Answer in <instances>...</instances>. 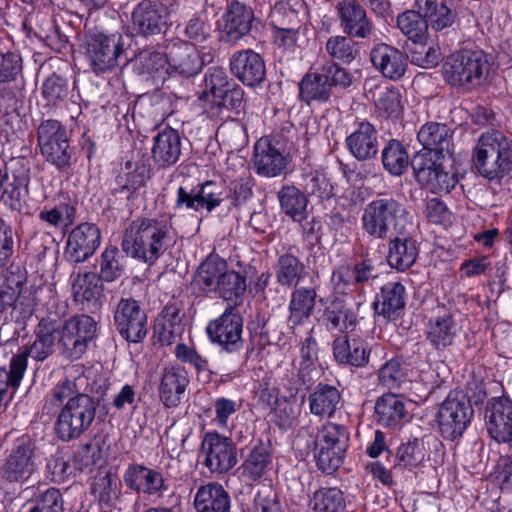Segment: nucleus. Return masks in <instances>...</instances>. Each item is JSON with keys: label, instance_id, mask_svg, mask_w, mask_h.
<instances>
[{"label": "nucleus", "instance_id": "obj_40", "mask_svg": "<svg viewBox=\"0 0 512 512\" xmlns=\"http://www.w3.org/2000/svg\"><path fill=\"white\" fill-rule=\"evenodd\" d=\"M456 335L457 326L452 314L445 313L430 319L427 340L437 351L453 345Z\"/></svg>", "mask_w": 512, "mask_h": 512}, {"label": "nucleus", "instance_id": "obj_2", "mask_svg": "<svg viewBox=\"0 0 512 512\" xmlns=\"http://www.w3.org/2000/svg\"><path fill=\"white\" fill-rule=\"evenodd\" d=\"M173 242L172 227L166 219L142 217L125 229L121 246L127 255L152 265Z\"/></svg>", "mask_w": 512, "mask_h": 512}, {"label": "nucleus", "instance_id": "obj_63", "mask_svg": "<svg viewBox=\"0 0 512 512\" xmlns=\"http://www.w3.org/2000/svg\"><path fill=\"white\" fill-rule=\"evenodd\" d=\"M201 212H212L223 202L222 191L213 181H206L196 186Z\"/></svg>", "mask_w": 512, "mask_h": 512}, {"label": "nucleus", "instance_id": "obj_52", "mask_svg": "<svg viewBox=\"0 0 512 512\" xmlns=\"http://www.w3.org/2000/svg\"><path fill=\"white\" fill-rule=\"evenodd\" d=\"M299 9H303V4L298 0H288L277 5L272 13L274 29L302 28L303 16H300Z\"/></svg>", "mask_w": 512, "mask_h": 512}, {"label": "nucleus", "instance_id": "obj_38", "mask_svg": "<svg viewBox=\"0 0 512 512\" xmlns=\"http://www.w3.org/2000/svg\"><path fill=\"white\" fill-rule=\"evenodd\" d=\"M242 457L243 462L240 466L242 475L252 481L260 479L272 464L270 448L261 441L249 448Z\"/></svg>", "mask_w": 512, "mask_h": 512}, {"label": "nucleus", "instance_id": "obj_3", "mask_svg": "<svg viewBox=\"0 0 512 512\" xmlns=\"http://www.w3.org/2000/svg\"><path fill=\"white\" fill-rule=\"evenodd\" d=\"M361 226L369 237L385 240L405 228H413V222L406 205L391 194L384 193L365 205Z\"/></svg>", "mask_w": 512, "mask_h": 512}, {"label": "nucleus", "instance_id": "obj_59", "mask_svg": "<svg viewBox=\"0 0 512 512\" xmlns=\"http://www.w3.org/2000/svg\"><path fill=\"white\" fill-rule=\"evenodd\" d=\"M41 151L45 160L55 166L59 171H68L75 162L73 150L70 147L69 140L66 139L53 147L43 148Z\"/></svg>", "mask_w": 512, "mask_h": 512}, {"label": "nucleus", "instance_id": "obj_20", "mask_svg": "<svg viewBox=\"0 0 512 512\" xmlns=\"http://www.w3.org/2000/svg\"><path fill=\"white\" fill-rule=\"evenodd\" d=\"M413 228H405L402 231L388 237L387 263L393 269L403 272L409 269L418 256V244L412 236Z\"/></svg>", "mask_w": 512, "mask_h": 512}, {"label": "nucleus", "instance_id": "obj_11", "mask_svg": "<svg viewBox=\"0 0 512 512\" xmlns=\"http://www.w3.org/2000/svg\"><path fill=\"white\" fill-rule=\"evenodd\" d=\"M243 323L236 305H228L218 318L209 322L206 330L210 340L222 351L237 354L244 346Z\"/></svg>", "mask_w": 512, "mask_h": 512}, {"label": "nucleus", "instance_id": "obj_15", "mask_svg": "<svg viewBox=\"0 0 512 512\" xmlns=\"http://www.w3.org/2000/svg\"><path fill=\"white\" fill-rule=\"evenodd\" d=\"M114 325L128 342H141L147 335V315L132 298H122L114 311Z\"/></svg>", "mask_w": 512, "mask_h": 512}, {"label": "nucleus", "instance_id": "obj_4", "mask_svg": "<svg viewBox=\"0 0 512 512\" xmlns=\"http://www.w3.org/2000/svg\"><path fill=\"white\" fill-rule=\"evenodd\" d=\"M473 165L482 177L501 180L512 171V139L499 130L483 133L473 149Z\"/></svg>", "mask_w": 512, "mask_h": 512}, {"label": "nucleus", "instance_id": "obj_16", "mask_svg": "<svg viewBox=\"0 0 512 512\" xmlns=\"http://www.w3.org/2000/svg\"><path fill=\"white\" fill-rule=\"evenodd\" d=\"M100 244L101 232L97 225L83 222L69 232L64 256L70 263H83L96 252Z\"/></svg>", "mask_w": 512, "mask_h": 512}, {"label": "nucleus", "instance_id": "obj_33", "mask_svg": "<svg viewBox=\"0 0 512 512\" xmlns=\"http://www.w3.org/2000/svg\"><path fill=\"white\" fill-rule=\"evenodd\" d=\"M370 350L360 338L338 337L333 341V355L340 364L364 367L369 361Z\"/></svg>", "mask_w": 512, "mask_h": 512}, {"label": "nucleus", "instance_id": "obj_7", "mask_svg": "<svg viewBox=\"0 0 512 512\" xmlns=\"http://www.w3.org/2000/svg\"><path fill=\"white\" fill-rule=\"evenodd\" d=\"M349 443L346 426L326 422L318 430L314 442V456L317 467L326 474H332L342 464Z\"/></svg>", "mask_w": 512, "mask_h": 512}, {"label": "nucleus", "instance_id": "obj_32", "mask_svg": "<svg viewBox=\"0 0 512 512\" xmlns=\"http://www.w3.org/2000/svg\"><path fill=\"white\" fill-rule=\"evenodd\" d=\"M405 287L400 282H388L376 296L374 310L386 320H395L405 308Z\"/></svg>", "mask_w": 512, "mask_h": 512}, {"label": "nucleus", "instance_id": "obj_41", "mask_svg": "<svg viewBox=\"0 0 512 512\" xmlns=\"http://www.w3.org/2000/svg\"><path fill=\"white\" fill-rule=\"evenodd\" d=\"M308 400L312 414L329 418L335 413L341 394L335 386L319 383L310 393Z\"/></svg>", "mask_w": 512, "mask_h": 512}, {"label": "nucleus", "instance_id": "obj_25", "mask_svg": "<svg viewBox=\"0 0 512 512\" xmlns=\"http://www.w3.org/2000/svg\"><path fill=\"white\" fill-rule=\"evenodd\" d=\"M181 149L182 141L178 131L166 127L153 138L152 160L160 169L171 167L179 160Z\"/></svg>", "mask_w": 512, "mask_h": 512}, {"label": "nucleus", "instance_id": "obj_51", "mask_svg": "<svg viewBox=\"0 0 512 512\" xmlns=\"http://www.w3.org/2000/svg\"><path fill=\"white\" fill-rule=\"evenodd\" d=\"M245 291V276L234 270L227 269L213 292L217 293L225 301L232 302V305L237 307Z\"/></svg>", "mask_w": 512, "mask_h": 512}, {"label": "nucleus", "instance_id": "obj_21", "mask_svg": "<svg viewBox=\"0 0 512 512\" xmlns=\"http://www.w3.org/2000/svg\"><path fill=\"white\" fill-rule=\"evenodd\" d=\"M230 70L239 81L250 87L260 85L266 77L263 58L250 49L237 51L232 55Z\"/></svg>", "mask_w": 512, "mask_h": 512}, {"label": "nucleus", "instance_id": "obj_8", "mask_svg": "<svg viewBox=\"0 0 512 512\" xmlns=\"http://www.w3.org/2000/svg\"><path fill=\"white\" fill-rule=\"evenodd\" d=\"M488 56L483 51H461L449 56L444 75L450 85L472 88L479 86L489 72Z\"/></svg>", "mask_w": 512, "mask_h": 512}, {"label": "nucleus", "instance_id": "obj_30", "mask_svg": "<svg viewBox=\"0 0 512 512\" xmlns=\"http://www.w3.org/2000/svg\"><path fill=\"white\" fill-rule=\"evenodd\" d=\"M188 384V373L183 367H166L159 386L160 399L164 406L167 408L178 406Z\"/></svg>", "mask_w": 512, "mask_h": 512}, {"label": "nucleus", "instance_id": "obj_34", "mask_svg": "<svg viewBox=\"0 0 512 512\" xmlns=\"http://www.w3.org/2000/svg\"><path fill=\"white\" fill-rule=\"evenodd\" d=\"M230 506L228 492L216 482L201 485L194 497L196 512H229Z\"/></svg>", "mask_w": 512, "mask_h": 512}, {"label": "nucleus", "instance_id": "obj_47", "mask_svg": "<svg viewBox=\"0 0 512 512\" xmlns=\"http://www.w3.org/2000/svg\"><path fill=\"white\" fill-rule=\"evenodd\" d=\"M281 210L294 221L301 222L307 216V198L295 186H284L278 192Z\"/></svg>", "mask_w": 512, "mask_h": 512}, {"label": "nucleus", "instance_id": "obj_29", "mask_svg": "<svg viewBox=\"0 0 512 512\" xmlns=\"http://www.w3.org/2000/svg\"><path fill=\"white\" fill-rule=\"evenodd\" d=\"M123 481L136 493L154 495L164 488L162 474L140 464H130L123 474Z\"/></svg>", "mask_w": 512, "mask_h": 512}, {"label": "nucleus", "instance_id": "obj_60", "mask_svg": "<svg viewBox=\"0 0 512 512\" xmlns=\"http://www.w3.org/2000/svg\"><path fill=\"white\" fill-rule=\"evenodd\" d=\"M41 94L49 104L57 105L67 99L69 82L61 75L52 73L43 81Z\"/></svg>", "mask_w": 512, "mask_h": 512}, {"label": "nucleus", "instance_id": "obj_49", "mask_svg": "<svg viewBox=\"0 0 512 512\" xmlns=\"http://www.w3.org/2000/svg\"><path fill=\"white\" fill-rule=\"evenodd\" d=\"M397 26L414 44H423L428 38V24L425 15L407 10L397 17Z\"/></svg>", "mask_w": 512, "mask_h": 512}, {"label": "nucleus", "instance_id": "obj_50", "mask_svg": "<svg viewBox=\"0 0 512 512\" xmlns=\"http://www.w3.org/2000/svg\"><path fill=\"white\" fill-rule=\"evenodd\" d=\"M381 160L384 169L394 176H400L408 168L409 156L404 145L396 140L391 139L384 146L381 153Z\"/></svg>", "mask_w": 512, "mask_h": 512}, {"label": "nucleus", "instance_id": "obj_46", "mask_svg": "<svg viewBox=\"0 0 512 512\" xmlns=\"http://www.w3.org/2000/svg\"><path fill=\"white\" fill-rule=\"evenodd\" d=\"M122 483L119 477L111 472L98 473L94 477L91 492L101 504L112 506L121 495Z\"/></svg>", "mask_w": 512, "mask_h": 512}, {"label": "nucleus", "instance_id": "obj_24", "mask_svg": "<svg viewBox=\"0 0 512 512\" xmlns=\"http://www.w3.org/2000/svg\"><path fill=\"white\" fill-rule=\"evenodd\" d=\"M419 143L423 146L420 152H430L429 157L446 158L451 156L452 131L442 123L428 122L417 134Z\"/></svg>", "mask_w": 512, "mask_h": 512}, {"label": "nucleus", "instance_id": "obj_36", "mask_svg": "<svg viewBox=\"0 0 512 512\" xmlns=\"http://www.w3.org/2000/svg\"><path fill=\"white\" fill-rule=\"evenodd\" d=\"M451 0H420L419 9L424 13L428 27L439 32L451 28L457 20V12Z\"/></svg>", "mask_w": 512, "mask_h": 512}, {"label": "nucleus", "instance_id": "obj_10", "mask_svg": "<svg viewBox=\"0 0 512 512\" xmlns=\"http://www.w3.org/2000/svg\"><path fill=\"white\" fill-rule=\"evenodd\" d=\"M429 155L430 152H417L413 156L411 166L416 181L434 194L449 193L458 183L457 176L445 171L442 163L445 158Z\"/></svg>", "mask_w": 512, "mask_h": 512}, {"label": "nucleus", "instance_id": "obj_5", "mask_svg": "<svg viewBox=\"0 0 512 512\" xmlns=\"http://www.w3.org/2000/svg\"><path fill=\"white\" fill-rule=\"evenodd\" d=\"M353 83L352 74L337 62H327L318 71L306 73L299 82L301 101L325 103L334 89H347Z\"/></svg>", "mask_w": 512, "mask_h": 512}, {"label": "nucleus", "instance_id": "obj_9", "mask_svg": "<svg viewBox=\"0 0 512 512\" xmlns=\"http://www.w3.org/2000/svg\"><path fill=\"white\" fill-rule=\"evenodd\" d=\"M474 411L463 392H451L442 402L437 413L439 431L443 438L455 440L463 435L471 422Z\"/></svg>", "mask_w": 512, "mask_h": 512}, {"label": "nucleus", "instance_id": "obj_1", "mask_svg": "<svg viewBox=\"0 0 512 512\" xmlns=\"http://www.w3.org/2000/svg\"><path fill=\"white\" fill-rule=\"evenodd\" d=\"M88 378L79 375L65 379L51 390L43 405V412L58 415L55 432L58 438L68 442L78 439L92 425L99 400L87 392Z\"/></svg>", "mask_w": 512, "mask_h": 512}, {"label": "nucleus", "instance_id": "obj_64", "mask_svg": "<svg viewBox=\"0 0 512 512\" xmlns=\"http://www.w3.org/2000/svg\"><path fill=\"white\" fill-rule=\"evenodd\" d=\"M29 512H60L62 510L61 493L56 488H49L30 501Z\"/></svg>", "mask_w": 512, "mask_h": 512}, {"label": "nucleus", "instance_id": "obj_17", "mask_svg": "<svg viewBox=\"0 0 512 512\" xmlns=\"http://www.w3.org/2000/svg\"><path fill=\"white\" fill-rule=\"evenodd\" d=\"M485 425L489 436L498 443H507L512 451V401L493 397L485 409Z\"/></svg>", "mask_w": 512, "mask_h": 512}, {"label": "nucleus", "instance_id": "obj_26", "mask_svg": "<svg viewBox=\"0 0 512 512\" xmlns=\"http://www.w3.org/2000/svg\"><path fill=\"white\" fill-rule=\"evenodd\" d=\"M370 57L374 67L386 78L399 80L405 74L406 56L395 47L384 43L378 44L372 49Z\"/></svg>", "mask_w": 512, "mask_h": 512}, {"label": "nucleus", "instance_id": "obj_35", "mask_svg": "<svg viewBox=\"0 0 512 512\" xmlns=\"http://www.w3.org/2000/svg\"><path fill=\"white\" fill-rule=\"evenodd\" d=\"M374 410L377 422L391 428L400 427L408 416L404 400L394 393L379 397Z\"/></svg>", "mask_w": 512, "mask_h": 512}, {"label": "nucleus", "instance_id": "obj_14", "mask_svg": "<svg viewBox=\"0 0 512 512\" xmlns=\"http://www.w3.org/2000/svg\"><path fill=\"white\" fill-rule=\"evenodd\" d=\"M203 464L211 473L223 474L237 464V450L233 441L220 433L207 432L201 443Z\"/></svg>", "mask_w": 512, "mask_h": 512}, {"label": "nucleus", "instance_id": "obj_28", "mask_svg": "<svg viewBox=\"0 0 512 512\" xmlns=\"http://www.w3.org/2000/svg\"><path fill=\"white\" fill-rule=\"evenodd\" d=\"M58 325L55 320L42 318L35 327V339L32 343L24 345L21 350L36 361H44L54 351L57 339Z\"/></svg>", "mask_w": 512, "mask_h": 512}, {"label": "nucleus", "instance_id": "obj_61", "mask_svg": "<svg viewBox=\"0 0 512 512\" xmlns=\"http://www.w3.org/2000/svg\"><path fill=\"white\" fill-rule=\"evenodd\" d=\"M37 138L40 150H42L68 139V133L59 121L49 119L39 125Z\"/></svg>", "mask_w": 512, "mask_h": 512}, {"label": "nucleus", "instance_id": "obj_13", "mask_svg": "<svg viewBox=\"0 0 512 512\" xmlns=\"http://www.w3.org/2000/svg\"><path fill=\"white\" fill-rule=\"evenodd\" d=\"M96 335V322L88 315L72 317L64 324L59 346L66 358L77 360L86 351L88 343Z\"/></svg>", "mask_w": 512, "mask_h": 512}, {"label": "nucleus", "instance_id": "obj_27", "mask_svg": "<svg viewBox=\"0 0 512 512\" xmlns=\"http://www.w3.org/2000/svg\"><path fill=\"white\" fill-rule=\"evenodd\" d=\"M346 145L358 161L373 159L379 148L376 128L368 121L360 122L355 131L346 138Z\"/></svg>", "mask_w": 512, "mask_h": 512}, {"label": "nucleus", "instance_id": "obj_42", "mask_svg": "<svg viewBox=\"0 0 512 512\" xmlns=\"http://www.w3.org/2000/svg\"><path fill=\"white\" fill-rule=\"evenodd\" d=\"M227 269L223 258L210 254L198 267L195 282L204 292H213Z\"/></svg>", "mask_w": 512, "mask_h": 512}, {"label": "nucleus", "instance_id": "obj_56", "mask_svg": "<svg viewBox=\"0 0 512 512\" xmlns=\"http://www.w3.org/2000/svg\"><path fill=\"white\" fill-rule=\"evenodd\" d=\"M301 186L309 196L320 200L330 199L333 196V185L326 174L319 171H310L302 175Z\"/></svg>", "mask_w": 512, "mask_h": 512}, {"label": "nucleus", "instance_id": "obj_37", "mask_svg": "<svg viewBox=\"0 0 512 512\" xmlns=\"http://www.w3.org/2000/svg\"><path fill=\"white\" fill-rule=\"evenodd\" d=\"M317 297L316 287L295 288L288 306V323L294 327L307 321L314 312Z\"/></svg>", "mask_w": 512, "mask_h": 512}, {"label": "nucleus", "instance_id": "obj_31", "mask_svg": "<svg viewBox=\"0 0 512 512\" xmlns=\"http://www.w3.org/2000/svg\"><path fill=\"white\" fill-rule=\"evenodd\" d=\"M167 49L171 71L190 77L202 69L204 62L193 45L187 42H175L170 44Z\"/></svg>", "mask_w": 512, "mask_h": 512}, {"label": "nucleus", "instance_id": "obj_6", "mask_svg": "<svg viewBox=\"0 0 512 512\" xmlns=\"http://www.w3.org/2000/svg\"><path fill=\"white\" fill-rule=\"evenodd\" d=\"M39 448L34 438H17L0 466V479L8 484L27 482L38 469Z\"/></svg>", "mask_w": 512, "mask_h": 512}, {"label": "nucleus", "instance_id": "obj_23", "mask_svg": "<svg viewBox=\"0 0 512 512\" xmlns=\"http://www.w3.org/2000/svg\"><path fill=\"white\" fill-rule=\"evenodd\" d=\"M166 8L157 2L143 1L132 12V27L142 35L161 33L167 22Z\"/></svg>", "mask_w": 512, "mask_h": 512}, {"label": "nucleus", "instance_id": "obj_62", "mask_svg": "<svg viewBox=\"0 0 512 512\" xmlns=\"http://www.w3.org/2000/svg\"><path fill=\"white\" fill-rule=\"evenodd\" d=\"M180 312L181 310L176 303H169L164 307L162 317L165 322L162 331L159 333V341L162 345H170L175 340L174 328L179 326L182 320Z\"/></svg>", "mask_w": 512, "mask_h": 512}, {"label": "nucleus", "instance_id": "obj_43", "mask_svg": "<svg viewBox=\"0 0 512 512\" xmlns=\"http://www.w3.org/2000/svg\"><path fill=\"white\" fill-rule=\"evenodd\" d=\"M150 169L143 163L127 161L116 176V191L130 197L136 190L145 185Z\"/></svg>", "mask_w": 512, "mask_h": 512}, {"label": "nucleus", "instance_id": "obj_18", "mask_svg": "<svg viewBox=\"0 0 512 512\" xmlns=\"http://www.w3.org/2000/svg\"><path fill=\"white\" fill-rule=\"evenodd\" d=\"M340 27L350 37L365 39L371 36L374 26L365 8L356 0H341L335 6Z\"/></svg>", "mask_w": 512, "mask_h": 512}, {"label": "nucleus", "instance_id": "obj_45", "mask_svg": "<svg viewBox=\"0 0 512 512\" xmlns=\"http://www.w3.org/2000/svg\"><path fill=\"white\" fill-rule=\"evenodd\" d=\"M277 282L289 288L296 287L306 276L304 264L292 254H283L275 266Z\"/></svg>", "mask_w": 512, "mask_h": 512}, {"label": "nucleus", "instance_id": "obj_39", "mask_svg": "<svg viewBox=\"0 0 512 512\" xmlns=\"http://www.w3.org/2000/svg\"><path fill=\"white\" fill-rule=\"evenodd\" d=\"M97 274L91 271L73 272L70 282L74 300L78 303L96 304L103 293V285Z\"/></svg>", "mask_w": 512, "mask_h": 512}, {"label": "nucleus", "instance_id": "obj_58", "mask_svg": "<svg viewBox=\"0 0 512 512\" xmlns=\"http://www.w3.org/2000/svg\"><path fill=\"white\" fill-rule=\"evenodd\" d=\"M120 259L121 255L117 247H106L100 256L98 277L105 282H113L121 277L124 267Z\"/></svg>", "mask_w": 512, "mask_h": 512}, {"label": "nucleus", "instance_id": "obj_54", "mask_svg": "<svg viewBox=\"0 0 512 512\" xmlns=\"http://www.w3.org/2000/svg\"><path fill=\"white\" fill-rule=\"evenodd\" d=\"M378 381L387 389H397L407 378V368L400 358H392L386 361L378 369Z\"/></svg>", "mask_w": 512, "mask_h": 512}, {"label": "nucleus", "instance_id": "obj_19", "mask_svg": "<svg viewBox=\"0 0 512 512\" xmlns=\"http://www.w3.org/2000/svg\"><path fill=\"white\" fill-rule=\"evenodd\" d=\"M254 151V166L258 175L276 177L286 169L287 157L284 150L279 147V141L276 138L259 139Z\"/></svg>", "mask_w": 512, "mask_h": 512}, {"label": "nucleus", "instance_id": "obj_48", "mask_svg": "<svg viewBox=\"0 0 512 512\" xmlns=\"http://www.w3.org/2000/svg\"><path fill=\"white\" fill-rule=\"evenodd\" d=\"M310 506L314 512H343L346 497L338 487H321L313 493Z\"/></svg>", "mask_w": 512, "mask_h": 512}, {"label": "nucleus", "instance_id": "obj_55", "mask_svg": "<svg viewBox=\"0 0 512 512\" xmlns=\"http://www.w3.org/2000/svg\"><path fill=\"white\" fill-rule=\"evenodd\" d=\"M426 457L423 440L414 438L403 443L397 450L395 467L413 468L419 466Z\"/></svg>", "mask_w": 512, "mask_h": 512}, {"label": "nucleus", "instance_id": "obj_22", "mask_svg": "<svg viewBox=\"0 0 512 512\" xmlns=\"http://www.w3.org/2000/svg\"><path fill=\"white\" fill-rule=\"evenodd\" d=\"M253 20L251 8L238 1L232 2L222 16L221 39L236 43L250 32Z\"/></svg>", "mask_w": 512, "mask_h": 512}, {"label": "nucleus", "instance_id": "obj_53", "mask_svg": "<svg viewBox=\"0 0 512 512\" xmlns=\"http://www.w3.org/2000/svg\"><path fill=\"white\" fill-rule=\"evenodd\" d=\"M377 111L389 118H399L402 112L401 96L396 88L379 87L373 93Z\"/></svg>", "mask_w": 512, "mask_h": 512}, {"label": "nucleus", "instance_id": "obj_12", "mask_svg": "<svg viewBox=\"0 0 512 512\" xmlns=\"http://www.w3.org/2000/svg\"><path fill=\"white\" fill-rule=\"evenodd\" d=\"M122 36L91 30L86 36V54L96 73L105 72L118 65L123 53Z\"/></svg>", "mask_w": 512, "mask_h": 512}, {"label": "nucleus", "instance_id": "obj_44", "mask_svg": "<svg viewBox=\"0 0 512 512\" xmlns=\"http://www.w3.org/2000/svg\"><path fill=\"white\" fill-rule=\"evenodd\" d=\"M323 319L330 330L347 332L356 325L357 317L341 299H334L324 309Z\"/></svg>", "mask_w": 512, "mask_h": 512}, {"label": "nucleus", "instance_id": "obj_57", "mask_svg": "<svg viewBox=\"0 0 512 512\" xmlns=\"http://www.w3.org/2000/svg\"><path fill=\"white\" fill-rule=\"evenodd\" d=\"M325 49L333 60L344 64L351 63L358 55L355 41L347 36H331Z\"/></svg>", "mask_w": 512, "mask_h": 512}]
</instances>
